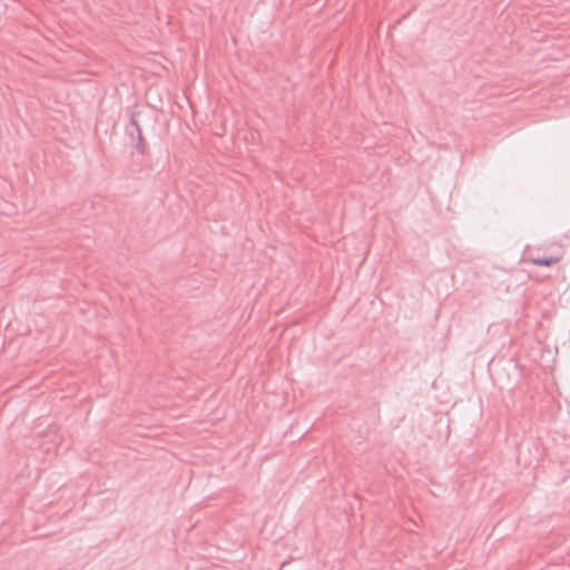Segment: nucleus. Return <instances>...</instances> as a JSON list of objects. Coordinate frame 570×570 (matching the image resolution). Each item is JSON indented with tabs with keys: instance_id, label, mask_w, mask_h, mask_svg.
<instances>
[{
	"instance_id": "nucleus-2",
	"label": "nucleus",
	"mask_w": 570,
	"mask_h": 570,
	"mask_svg": "<svg viewBox=\"0 0 570 570\" xmlns=\"http://www.w3.org/2000/svg\"><path fill=\"white\" fill-rule=\"evenodd\" d=\"M132 122L136 125V128H137V131H138L137 149L140 153H144V139H142L141 130H140L139 126L137 125V122L135 120H132Z\"/></svg>"
},
{
	"instance_id": "nucleus-1",
	"label": "nucleus",
	"mask_w": 570,
	"mask_h": 570,
	"mask_svg": "<svg viewBox=\"0 0 570 570\" xmlns=\"http://www.w3.org/2000/svg\"><path fill=\"white\" fill-rule=\"evenodd\" d=\"M561 261L560 256L533 257L530 256L528 262L535 266H552Z\"/></svg>"
}]
</instances>
